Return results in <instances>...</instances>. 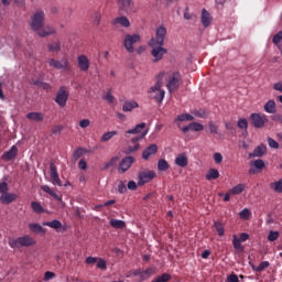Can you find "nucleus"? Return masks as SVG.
Returning <instances> with one entry per match:
<instances>
[{
	"label": "nucleus",
	"instance_id": "9b49d317",
	"mask_svg": "<svg viewBox=\"0 0 282 282\" xmlns=\"http://www.w3.org/2000/svg\"><path fill=\"white\" fill-rule=\"evenodd\" d=\"M181 83H182V75L180 74V72H175L173 73L172 77L167 82L166 87L169 91H173V89H177L180 87Z\"/></svg>",
	"mask_w": 282,
	"mask_h": 282
},
{
	"label": "nucleus",
	"instance_id": "f704fd0d",
	"mask_svg": "<svg viewBox=\"0 0 282 282\" xmlns=\"http://www.w3.org/2000/svg\"><path fill=\"white\" fill-rule=\"evenodd\" d=\"M214 228L217 230L218 237H224L225 228H224V224L221 221H215Z\"/></svg>",
	"mask_w": 282,
	"mask_h": 282
},
{
	"label": "nucleus",
	"instance_id": "20e7f679",
	"mask_svg": "<svg viewBox=\"0 0 282 282\" xmlns=\"http://www.w3.org/2000/svg\"><path fill=\"white\" fill-rule=\"evenodd\" d=\"M140 41L141 37L139 34H127L123 40V46L127 50V52H129V54H133L135 52L133 45H135V43H140Z\"/></svg>",
	"mask_w": 282,
	"mask_h": 282
},
{
	"label": "nucleus",
	"instance_id": "1a4fd4ad",
	"mask_svg": "<svg viewBox=\"0 0 282 282\" xmlns=\"http://www.w3.org/2000/svg\"><path fill=\"white\" fill-rule=\"evenodd\" d=\"M155 177V171L148 172H139L138 174V186H144V184H149L151 180Z\"/></svg>",
	"mask_w": 282,
	"mask_h": 282
},
{
	"label": "nucleus",
	"instance_id": "5701e85b",
	"mask_svg": "<svg viewBox=\"0 0 282 282\" xmlns=\"http://www.w3.org/2000/svg\"><path fill=\"white\" fill-rule=\"evenodd\" d=\"M176 166H181V169H186L188 166V156L186 153H181L175 159Z\"/></svg>",
	"mask_w": 282,
	"mask_h": 282
},
{
	"label": "nucleus",
	"instance_id": "2eb2a0df",
	"mask_svg": "<svg viewBox=\"0 0 282 282\" xmlns=\"http://www.w3.org/2000/svg\"><path fill=\"white\" fill-rule=\"evenodd\" d=\"M268 153V145L261 143L260 145L256 147L253 152L249 153V158H263Z\"/></svg>",
	"mask_w": 282,
	"mask_h": 282
},
{
	"label": "nucleus",
	"instance_id": "79ce46f5",
	"mask_svg": "<svg viewBox=\"0 0 282 282\" xmlns=\"http://www.w3.org/2000/svg\"><path fill=\"white\" fill-rule=\"evenodd\" d=\"M232 243L235 250H238V252H243V246H241V240L239 238L235 236Z\"/></svg>",
	"mask_w": 282,
	"mask_h": 282
},
{
	"label": "nucleus",
	"instance_id": "58836bf2",
	"mask_svg": "<svg viewBox=\"0 0 282 282\" xmlns=\"http://www.w3.org/2000/svg\"><path fill=\"white\" fill-rule=\"evenodd\" d=\"M251 166H254V169H258L261 171V169H265V162L261 159H257L254 162L250 163Z\"/></svg>",
	"mask_w": 282,
	"mask_h": 282
},
{
	"label": "nucleus",
	"instance_id": "f3484780",
	"mask_svg": "<svg viewBox=\"0 0 282 282\" xmlns=\"http://www.w3.org/2000/svg\"><path fill=\"white\" fill-rule=\"evenodd\" d=\"M17 197H19L17 194L8 193L1 194L0 202L1 204H4V206H8L12 204V202H17Z\"/></svg>",
	"mask_w": 282,
	"mask_h": 282
},
{
	"label": "nucleus",
	"instance_id": "39448f33",
	"mask_svg": "<svg viewBox=\"0 0 282 282\" xmlns=\"http://www.w3.org/2000/svg\"><path fill=\"white\" fill-rule=\"evenodd\" d=\"M249 120L254 129H263L268 122V116L253 112L250 115Z\"/></svg>",
	"mask_w": 282,
	"mask_h": 282
},
{
	"label": "nucleus",
	"instance_id": "c85d7f7f",
	"mask_svg": "<svg viewBox=\"0 0 282 282\" xmlns=\"http://www.w3.org/2000/svg\"><path fill=\"white\" fill-rule=\"evenodd\" d=\"M112 23L113 24L118 23L119 25H122V28L131 26V22H129V18H127L124 15L116 18Z\"/></svg>",
	"mask_w": 282,
	"mask_h": 282
},
{
	"label": "nucleus",
	"instance_id": "ddd939ff",
	"mask_svg": "<svg viewBox=\"0 0 282 282\" xmlns=\"http://www.w3.org/2000/svg\"><path fill=\"white\" fill-rule=\"evenodd\" d=\"M50 171H51V183L53 186H63V181L58 176V170L54 163H50Z\"/></svg>",
	"mask_w": 282,
	"mask_h": 282
},
{
	"label": "nucleus",
	"instance_id": "dca6fc26",
	"mask_svg": "<svg viewBox=\"0 0 282 282\" xmlns=\"http://www.w3.org/2000/svg\"><path fill=\"white\" fill-rule=\"evenodd\" d=\"M18 153H19V148H17V145H12L10 150H8L2 154V160H6V162H10L17 158Z\"/></svg>",
	"mask_w": 282,
	"mask_h": 282
},
{
	"label": "nucleus",
	"instance_id": "f257e3e1",
	"mask_svg": "<svg viewBox=\"0 0 282 282\" xmlns=\"http://www.w3.org/2000/svg\"><path fill=\"white\" fill-rule=\"evenodd\" d=\"M158 80L154 86L150 88V98L156 100L158 102H162L164 100L165 91L162 89V85L164 83V72L159 73L156 76Z\"/></svg>",
	"mask_w": 282,
	"mask_h": 282
},
{
	"label": "nucleus",
	"instance_id": "5fc2aeb1",
	"mask_svg": "<svg viewBox=\"0 0 282 282\" xmlns=\"http://www.w3.org/2000/svg\"><path fill=\"white\" fill-rule=\"evenodd\" d=\"M214 162L216 164H221V162H224V155H221V153H219V152H216L214 154Z\"/></svg>",
	"mask_w": 282,
	"mask_h": 282
},
{
	"label": "nucleus",
	"instance_id": "e433bc0d",
	"mask_svg": "<svg viewBox=\"0 0 282 282\" xmlns=\"http://www.w3.org/2000/svg\"><path fill=\"white\" fill-rule=\"evenodd\" d=\"M169 169H170V165H169V162H166V160L164 159L159 160L158 162L159 171L164 172V171H169Z\"/></svg>",
	"mask_w": 282,
	"mask_h": 282
},
{
	"label": "nucleus",
	"instance_id": "aec40b11",
	"mask_svg": "<svg viewBox=\"0 0 282 282\" xmlns=\"http://www.w3.org/2000/svg\"><path fill=\"white\" fill-rule=\"evenodd\" d=\"M145 127H147V122H141L135 127H133L132 129L127 130L124 137L129 138V134L138 135V133H142V130L145 129Z\"/></svg>",
	"mask_w": 282,
	"mask_h": 282
},
{
	"label": "nucleus",
	"instance_id": "8fccbe9b",
	"mask_svg": "<svg viewBox=\"0 0 282 282\" xmlns=\"http://www.w3.org/2000/svg\"><path fill=\"white\" fill-rule=\"evenodd\" d=\"M147 133H149V129L141 132V134H139L138 137L132 138L131 142L135 143V142H140L141 140H144V138H147Z\"/></svg>",
	"mask_w": 282,
	"mask_h": 282
},
{
	"label": "nucleus",
	"instance_id": "a18cd8bd",
	"mask_svg": "<svg viewBox=\"0 0 282 282\" xmlns=\"http://www.w3.org/2000/svg\"><path fill=\"white\" fill-rule=\"evenodd\" d=\"M118 160H119L118 156L111 158V160L105 164L104 171H108V169H111V166H116V164L118 163Z\"/></svg>",
	"mask_w": 282,
	"mask_h": 282
},
{
	"label": "nucleus",
	"instance_id": "6e6d98bb",
	"mask_svg": "<svg viewBox=\"0 0 282 282\" xmlns=\"http://www.w3.org/2000/svg\"><path fill=\"white\" fill-rule=\"evenodd\" d=\"M101 19H102V15L100 14V12H96L94 14V20H93L94 25H99Z\"/></svg>",
	"mask_w": 282,
	"mask_h": 282
},
{
	"label": "nucleus",
	"instance_id": "603ef678",
	"mask_svg": "<svg viewBox=\"0 0 282 282\" xmlns=\"http://www.w3.org/2000/svg\"><path fill=\"white\" fill-rule=\"evenodd\" d=\"M80 158H83V148H77L73 153V159L76 162L77 160H80Z\"/></svg>",
	"mask_w": 282,
	"mask_h": 282
},
{
	"label": "nucleus",
	"instance_id": "4468645a",
	"mask_svg": "<svg viewBox=\"0 0 282 282\" xmlns=\"http://www.w3.org/2000/svg\"><path fill=\"white\" fill-rule=\"evenodd\" d=\"M48 65L55 69H67L69 61L66 57L62 58V61L50 59Z\"/></svg>",
	"mask_w": 282,
	"mask_h": 282
},
{
	"label": "nucleus",
	"instance_id": "a878e982",
	"mask_svg": "<svg viewBox=\"0 0 282 282\" xmlns=\"http://www.w3.org/2000/svg\"><path fill=\"white\" fill-rule=\"evenodd\" d=\"M138 107H140V105L135 100L124 101L122 111L127 113L129 111H133V109H138Z\"/></svg>",
	"mask_w": 282,
	"mask_h": 282
},
{
	"label": "nucleus",
	"instance_id": "7ed1b4c3",
	"mask_svg": "<svg viewBox=\"0 0 282 282\" xmlns=\"http://www.w3.org/2000/svg\"><path fill=\"white\" fill-rule=\"evenodd\" d=\"M30 28L33 32H39L45 28V11L37 10L32 17L30 21Z\"/></svg>",
	"mask_w": 282,
	"mask_h": 282
},
{
	"label": "nucleus",
	"instance_id": "a211bd4d",
	"mask_svg": "<svg viewBox=\"0 0 282 282\" xmlns=\"http://www.w3.org/2000/svg\"><path fill=\"white\" fill-rule=\"evenodd\" d=\"M52 34H56V29L50 25L43 26L40 31H37V36H40V39L52 36Z\"/></svg>",
	"mask_w": 282,
	"mask_h": 282
},
{
	"label": "nucleus",
	"instance_id": "473e14b6",
	"mask_svg": "<svg viewBox=\"0 0 282 282\" xmlns=\"http://www.w3.org/2000/svg\"><path fill=\"white\" fill-rule=\"evenodd\" d=\"M113 135H118V131L115 130V131L106 132L101 135L100 142H109V140H111Z\"/></svg>",
	"mask_w": 282,
	"mask_h": 282
},
{
	"label": "nucleus",
	"instance_id": "052dcab7",
	"mask_svg": "<svg viewBox=\"0 0 282 282\" xmlns=\"http://www.w3.org/2000/svg\"><path fill=\"white\" fill-rule=\"evenodd\" d=\"M61 131H63V126H54L52 128L53 135H61Z\"/></svg>",
	"mask_w": 282,
	"mask_h": 282
},
{
	"label": "nucleus",
	"instance_id": "680f3d73",
	"mask_svg": "<svg viewBox=\"0 0 282 282\" xmlns=\"http://www.w3.org/2000/svg\"><path fill=\"white\" fill-rule=\"evenodd\" d=\"M97 268H99V270H107V261H105V259H99Z\"/></svg>",
	"mask_w": 282,
	"mask_h": 282
},
{
	"label": "nucleus",
	"instance_id": "09e8293b",
	"mask_svg": "<svg viewBox=\"0 0 282 282\" xmlns=\"http://www.w3.org/2000/svg\"><path fill=\"white\" fill-rule=\"evenodd\" d=\"M250 215H252V212L248 208H245L239 213L240 219H250Z\"/></svg>",
	"mask_w": 282,
	"mask_h": 282
},
{
	"label": "nucleus",
	"instance_id": "0e129e2a",
	"mask_svg": "<svg viewBox=\"0 0 282 282\" xmlns=\"http://www.w3.org/2000/svg\"><path fill=\"white\" fill-rule=\"evenodd\" d=\"M193 131H204V124L199 122H193Z\"/></svg>",
	"mask_w": 282,
	"mask_h": 282
},
{
	"label": "nucleus",
	"instance_id": "9d476101",
	"mask_svg": "<svg viewBox=\"0 0 282 282\" xmlns=\"http://www.w3.org/2000/svg\"><path fill=\"white\" fill-rule=\"evenodd\" d=\"M134 162H135V158L131 155L123 158L119 163V170H118L119 173L120 174L127 173V171H129L131 166H133Z\"/></svg>",
	"mask_w": 282,
	"mask_h": 282
},
{
	"label": "nucleus",
	"instance_id": "7c9ffc66",
	"mask_svg": "<svg viewBox=\"0 0 282 282\" xmlns=\"http://www.w3.org/2000/svg\"><path fill=\"white\" fill-rule=\"evenodd\" d=\"M264 111L267 113H276V102L274 100H269L264 105Z\"/></svg>",
	"mask_w": 282,
	"mask_h": 282
},
{
	"label": "nucleus",
	"instance_id": "bf43d9fd",
	"mask_svg": "<svg viewBox=\"0 0 282 282\" xmlns=\"http://www.w3.org/2000/svg\"><path fill=\"white\" fill-rule=\"evenodd\" d=\"M118 193H120L121 195L127 193V184H124V182H120L118 185Z\"/></svg>",
	"mask_w": 282,
	"mask_h": 282
},
{
	"label": "nucleus",
	"instance_id": "774afa93",
	"mask_svg": "<svg viewBox=\"0 0 282 282\" xmlns=\"http://www.w3.org/2000/svg\"><path fill=\"white\" fill-rule=\"evenodd\" d=\"M227 281L228 282H239V276H237V274L232 273L227 276Z\"/></svg>",
	"mask_w": 282,
	"mask_h": 282
},
{
	"label": "nucleus",
	"instance_id": "f03ea898",
	"mask_svg": "<svg viewBox=\"0 0 282 282\" xmlns=\"http://www.w3.org/2000/svg\"><path fill=\"white\" fill-rule=\"evenodd\" d=\"M8 245L10 248H30V246H35L36 240L29 235L18 237V238H9Z\"/></svg>",
	"mask_w": 282,
	"mask_h": 282
},
{
	"label": "nucleus",
	"instance_id": "72a5a7b5",
	"mask_svg": "<svg viewBox=\"0 0 282 282\" xmlns=\"http://www.w3.org/2000/svg\"><path fill=\"white\" fill-rule=\"evenodd\" d=\"M31 208H32L33 213H37V214L45 213V209L39 202H32Z\"/></svg>",
	"mask_w": 282,
	"mask_h": 282
},
{
	"label": "nucleus",
	"instance_id": "412c9836",
	"mask_svg": "<svg viewBox=\"0 0 282 282\" xmlns=\"http://www.w3.org/2000/svg\"><path fill=\"white\" fill-rule=\"evenodd\" d=\"M158 153V144L153 143L150 144L143 152H142V159L149 160L151 155H155Z\"/></svg>",
	"mask_w": 282,
	"mask_h": 282
},
{
	"label": "nucleus",
	"instance_id": "3c124183",
	"mask_svg": "<svg viewBox=\"0 0 282 282\" xmlns=\"http://www.w3.org/2000/svg\"><path fill=\"white\" fill-rule=\"evenodd\" d=\"M271 187L274 188L275 193H282V178H280L278 182L272 183Z\"/></svg>",
	"mask_w": 282,
	"mask_h": 282
},
{
	"label": "nucleus",
	"instance_id": "49530a36",
	"mask_svg": "<svg viewBox=\"0 0 282 282\" xmlns=\"http://www.w3.org/2000/svg\"><path fill=\"white\" fill-rule=\"evenodd\" d=\"M225 129L230 131L231 135H237V128L231 122H225Z\"/></svg>",
	"mask_w": 282,
	"mask_h": 282
},
{
	"label": "nucleus",
	"instance_id": "4be33fe9",
	"mask_svg": "<svg viewBox=\"0 0 282 282\" xmlns=\"http://www.w3.org/2000/svg\"><path fill=\"white\" fill-rule=\"evenodd\" d=\"M78 67L80 72H88L89 69V58H87L85 55H80L77 58Z\"/></svg>",
	"mask_w": 282,
	"mask_h": 282
},
{
	"label": "nucleus",
	"instance_id": "6ab92c4d",
	"mask_svg": "<svg viewBox=\"0 0 282 282\" xmlns=\"http://www.w3.org/2000/svg\"><path fill=\"white\" fill-rule=\"evenodd\" d=\"M40 188L47 195H51V197H53L56 202H63V196L56 194V192H54V188L50 187V185H41Z\"/></svg>",
	"mask_w": 282,
	"mask_h": 282
},
{
	"label": "nucleus",
	"instance_id": "c756f323",
	"mask_svg": "<svg viewBox=\"0 0 282 282\" xmlns=\"http://www.w3.org/2000/svg\"><path fill=\"white\" fill-rule=\"evenodd\" d=\"M42 226H47L48 228H53L54 230H58V228H63V223L58 219H54L52 221H44Z\"/></svg>",
	"mask_w": 282,
	"mask_h": 282
},
{
	"label": "nucleus",
	"instance_id": "0eeeda50",
	"mask_svg": "<svg viewBox=\"0 0 282 282\" xmlns=\"http://www.w3.org/2000/svg\"><path fill=\"white\" fill-rule=\"evenodd\" d=\"M152 48L151 55L153 56V63H159V61H162L164 58V54H169V50L164 48V45L154 44L150 45Z\"/></svg>",
	"mask_w": 282,
	"mask_h": 282
},
{
	"label": "nucleus",
	"instance_id": "69168bd1",
	"mask_svg": "<svg viewBox=\"0 0 282 282\" xmlns=\"http://www.w3.org/2000/svg\"><path fill=\"white\" fill-rule=\"evenodd\" d=\"M128 189L129 191H138V183H135V181H130L128 183Z\"/></svg>",
	"mask_w": 282,
	"mask_h": 282
},
{
	"label": "nucleus",
	"instance_id": "c03bdc74",
	"mask_svg": "<svg viewBox=\"0 0 282 282\" xmlns=\"http://www.w3.org/2000/svg\"><path fill=\"white\" fill-rule=\"evenodd\" d=\"M193 115L196 118H208V111H206V109L194 110Z\"/></svg>",
	"mask_w": 282,
	"mask_h": 282
},
{
	"label": "nucleus",
	"instance_id": "b1692460",
	"mask_svg": "<svg viewBox=\"0 0 282 282\" xmlns=\"http://www.w3.org/2000/svg\"><path fill=\"white\" fill-rule=\"evenodd\" d=\"M26 118L28 120H33V122H43L45 115H43V112H29Z\"/></svg>",
	"mask_w": 282,
	"mask_h": 282
},
{
	"label": "nucleus",
	"instance_id": "2f4dec72",
	"mask_svg": "<svg viewBox=\"0 0 282 282\" xmlns=\"http://www.w3.org/2000/svg\"><path fill=\"white\" fill-rule=\"evenodd\" d=\"M206 180L210 182V180H219V171L217 169H210L206 174Z\"/></svg>",
	"mask_w": 282,
	"mask_h": 282
},
{
	"label": "nucleus",
	"instance_id": "a19ab883",
	"mask_svg": "<svg viewBox=\"0 0 282 282\" xmlns=\"http://www.w3.org/2000/svg\"><path fill=\"white\" fill-rule=\"evenodd\" d=\"M48 52H61V42H53L47 45Z\"/></svg>",
	"mask_w": 282,
	"mask_h": 282
},
{
	"label": "nucleus",
	"instance_id": "864d4df0",
	"mask_svg": "<svg viewBox=\"0 0 282 282\" xmlns=\"http://www.w3.org/2000/svg\"><path fill=\"white\" fill-rule=\"evenodd\" d=\"M279 239V231H270L268 235V240L269 241H276Z\"/></svg>",
	"mask_w": 282,
	"mask_h": 282
},
{
	"label": "nucleus",
	"instance_id": "37998d69",
	"mask_svg": "<svg viewBox=\"0 0 282 282\" xmlns=\"http://www.w3.org/2000/svg\"><path fill=\"white\" fill-rule=\"evenodd\" d=\"M172 276L169 273H163L162 275L158 276L155 280L152 282H169L171 281Z\"/></svg>",
	"mask_w": 282,
	"mask_h": 282
},
{
	"label": "nucleus",
	"instance_id": "ea45409f",
	"mask_svg": "<svg viewBox=\"0 0 282 282\" xmlns=\"http://www.w3.org/2000/svg\"><path fill=\"white\" fill-rule=\"evenodd\" d=\"M265 268H270V262L262 261L258 267H252L256 272H263Z\"/></svg>",
	"mask_w": 282,
	"mask_h": 282
},
{
	"label": "nucleus",
	"instance_id": "13d9d810",
	"mask_svg": "<svg viewBox=\"0 0 282 282\" xmlns=\"http://www.w3.org/2000/svg\"><path fill=\"white\" fill-rule=\"evenodd\" d=\"M268 144L271 149H279V142L270 137L268 138Z\"/></svg>",
	"mask_w": 282,
	"mask_h": 282
},
{
	"label": "nucleus",
	"instance_id": "de8ad7c7",
	"mask_svg": "<svg viewBox=\"0 0 282 282\" xmlns=\"http://www.w3.org/2000/svg\"><path fill=\"white\" fill-rule=\"evenodd\" d=\"M237 127H238L239 129H245V131H247V130H248V119H246V118H240V119L238 120Z\"/></svg>",
	"mask_w": 282,
	"mask_h": 282
},
{
	"label": "nucleus",
	"instance_id": "cd10ccee",
	"mask_svg": "<svg viewBox=\"0 0 282 282\" xmlns=\"http://www.w3.org/2000/svg\"><path fill=\"white\" fill-rule=\"evenodd\" d=\"M29 228L35 235H45V229L40 224H29Z\"/></svg>",
	"mask_w": 282,
	"mask_h": 282
},
{
	"label": "nucleus",
	"instance_id": "f8f14e48",
	"mask_svg": "<svg viewBox=\"0 0 282 282\" xmlns=\"http://www.w3.org/2000/svg\"><path fill=\"white\" fill-rule=\"evenodd\" d=\"M69 98V93L65 90V87H61L56 94L55 102L58 104L59 107H65L67 105V99Z\"/></svg>",
	"mask_w": 282,
	"mask_h": 282
},
{
	"label": "nucleus",
	"instance_id": "c9c22d12",
	"mask_svg": "<svg viewBox=\"0 0 282 282\" xmlns=\"http://www.w3.org/2000/svg\"><path fill=\"white\" fill-rule=\"evenodd\" d=\"M245 188H246V186L243 184H238L230 189V193H231V195H241V193H243Z\"/></svg>",
	"mask_w": 282,
	"mask_h": 282
},
{
	"label": "nucleus",
	"instance_id": "4c0bfd02",
	"mask_svg": "<svg viewBox=\"0 0 282 282\" xmlns=\"http://www.w3.org/2000/svg\"><path fill=\"white\" fill-rule=\"evenodd\" d=\"M135 151H140V143H137L135 145L128 147L123 153L126 155H131V153H135Z\"/></svg>",
	"mask_w": 282,
	"mask_h": 282
},
{
	"label": "nucleus",
	"instance_id": "393cba45",
	"mask_svg": "<svg viewBox=\"0 0 282 282\" xmlns=\"http://www.w3.org/2000/svg\"><path fill=\"white\" fill-rule=\"evenodd\" d=\"M200 19H202V23H203L204 28H208V25H210V23H213V18L210 17V13L206 9L202 10Z\"/></svg>",
	"mask_w": 282,
	"mask_h": 282
},
{
	"label": "nucleus",
	"instance_id": "338daca9",
	"mask_svg": "<svg viewBox=\"0 0 282 282\" xmlns=\"http://www.w3.org/2000/svg\"><path fill=\"white\" fill-rule=\"evenodd\" d=\"M54 276H56V273L52 272V271H46L44 273V279L45 281H50L51 279H54Z\"/></svg>",
	"mask_w": 282,
	"mask_h": 282
},
{
	"label": "nucleus",
	"instance_id": "e2e57ef3",
	"mask_svg": "<svg viewBox=\"0 0 282 282\" xmlns=\"http://www.w3.org/2000/svg\"><path fill=\"white\" fill-rule=\"evenodd\" d=\"M9 188H8V183L2 182L0 183V193L1 195H4L6 193H8Z\"/></svg>",
	"mask_w": 282,
	"mask_h": 282
},
{
	"label": "nucleus",
	"instance_id": "6e6552de",
	"mask_svg": "<svg viewBox=\"0 0 282 282\" xmlns=\"http://www.w3.org/2000/svg\"><path fill=\"white\" fill-rule=\"evenodd\" d=\"M133 0H118L120 14H131L133 12Z\"/></svg>",
	"mask_w": 282,
	"mask_h": 282
},
{
	"label": "nucleus",
	"instance_id": "423d86ee",
	"mask_svg": "<svg viewBox=\"0 0 282 282\" xmlns=\"http://www.w3.org/2000/svg\"><path fill=\"white\" fill-rule=\"evenodd\" d=\"M164 39H166V28H164V25H161L155 31V39L152 37L149 41V45H164Z\"/></svg>",
	"mask_w": 282,
	"mask_h": 282
},
{
	"label": "nucleus",
	"instance_id": "bb28decb",
	"mask_svg": "<svg viewBox=\"0 0 282 282\" xmlns=\"http://www.w3.org/2000/svg\"><path fill=\"white\" fill-rule=\"evenodd\" d=\"M109 225L117 230H122L123 228H127V223H124V220L110 219Z\"/></svg>",
	"mask_w": 282,
	"mask_h": 282
},
{
	"label": "nucleus",
	"instance_id": "4d7b16f0",
	"mask_svg": "<svg viewBox=\"0 0 282 282\" xmlns=\"http://www.w3.org/2000/svg\"><path fill=\"white\" fill-rule=\"evenodd\" d=\"M282 41V31H280L278 34H275L272 39V43L274 45H278Z\"/></svg>",
	"mask_w": 282,
	"mask_h": 282
}]
</instances>
